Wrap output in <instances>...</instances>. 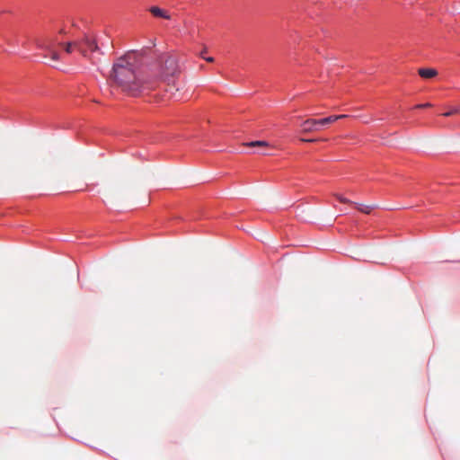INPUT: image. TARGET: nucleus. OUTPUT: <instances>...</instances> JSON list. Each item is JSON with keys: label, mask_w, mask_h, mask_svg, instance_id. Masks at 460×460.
<instances>
[{"label": "nucleus", "mask_w": 460, "mask_h": 460, "mask_svg": "<svg viewBox=\"0 0 460 460\" xmlns=\"http://www.w3.org/2000/svg\"><path fill=\"white\" fill-rule=\"evenodd\" d=\"M137 56L136 52H128L114 63L111 77L125 92L132 94L145 90L154 89L155 82L149 77L140 76L136 73Z\"/></svg>", "instance_id": "nucleus-1"}, {"label": "nucleus", "mask_w": 460, "mask_h": 460, "mask_svg": "<svg viewBox=\"0 0 460 460\" xmlns=\"http://www.w3.org/2000/svg\"><path fill=\"white\" fill-rule=\"evenodd\" d=\"M179 74L177 60L171 55H164L161 58L160 74L158 78L151 79L157 84L158 80L166 83L168 85L174 84V79Z\"/></svg>", "instance_id": "nucleus-2"}, {"label": "nucleus", "mask_w": 460, "mask_h": 460, "mask_svg": "<svg viewBox=\"0 0 460 460\" xmlns=\"http://www.w3.org/2000/svg\"><path fill=\"white\" fill-rule=\"evenodd\" d=\"M337 118L335 117H326L320 119H307L305 121H303L300 125L301 132L306 134L318 131L321 126H326L328 124L335 122Z\"/></svg>", "instance_id": "nucleus-3"}, {"label": "nucleus", "mask_w": 460, "mask_h": 460, "mask_svg": "<svg viewBox=\"0 0 460 460\" xmlns=\"http://www.w3.org/2000/svg\"><path fill=\"white\" fill-rule=\"evenodd\" d=\"M54 40L46 39L38 42L39 48L45 49L48 53L45 57H49L54 61H58L60 59V55L58 51H56L53 48Z\"/></svg>", "instance_id": "nucleus-4"}, {"label": "nucleus", "mask_w": 460, "mask_h": 460, "mask_svg": "<svg viewBox=\"0 0 460 460\" xmlns=\"http://www.w3.org/2000/svg\"><path fill=\"white\" fill-rule=\"evenodd\" d=\"M60 45H64L65 51L68 54L72 53L74 49L78 50L83 56L87 57V49L83 46L82 42L76 40L72 41H68L65 44L59 43Z\"/></svg>", "instance_id": "nucleus-5"}, {"label": "nucleus", "mask_w": 460, "mask_h": 460, "mask_svg": "<svg viewBox=\"0 0 460 460\" xmlns=\"http://www.w3.org/2000/svg\"><path fill=\"white\" fill-rule=\"evenodd\" d=\"M76 40L82 42L83 46L87 49V54L99 49L97 42L93 36L84 34L82 38L76 39Z\"/></svg>", "instance_id": "nucleus-6"}, {"label": "nucleus", "mask_w": 460, "mask_h": 460, "mask_svg": "<svg viewBox=\"0 0 460 460\" xmlns=\"http://www.w3.org/2000/svg\"><path fill=\"white\" fill-rule=\"evenodd\" d=\"M149 12L155 17L164 18V19H167V20H169L171 18V16L168 14V13L165 10L161 9L158 6H151L149 8Z\"/></svg>", "instance_id": "nucleus-7"}, {"label": "nucleus", "mask_w": 460, "mask_h": 460, "mask_svg": "<svg viewBox=\"0 0 460 460\" xmlns=\"http://www.w3.org/2000/svg\"><path fill=\"white\" fill-rule=\"evenodd\" d=\"M418 74L422 78L429 79L435 77L438 75V71L434 68H420Z\"/></svg>", "instance_id": "nucleus-8"}, {"label": "nucleus", "mask_w": 460, "mask_h": 460, "mask_svg": "<svg viewBox=\"0 0 460 460\" xmlns=\"http://www.w3.org/2000/svg\"><path fill=\"white\" fill-rule=\"evenodd\" d=\"M356 208L364 214H370L376 207L373 205L356 204Z\"/></svg>", "instance_id": "nucleus-9"}, {"label": "nucleus", "mask_w": 460, "mask_h": 460, "mask_svg": "<svg viewBox=\"0 0 460 460\" xmlns=\"http://www.w3.org/2000/svg\"><path fill=\"white\" fill-rule=\"evenodd\" d=\"M246 146H250V147H255V146L267 147V146H269V143L266 141H252V142L247 143Z\"/></svg>", "instance_id": "nucleus-10"}, {"label": "nucleus", "mask_w": 460, "mask_h": 460, "mask_svg": "<svg viewBox=\"0 0 460 460\" xmlns=\"http://www.w3.org/2000/svg\"><path fill=\"white\" fill-rule=\"evenodd\" d=\"M335 198L341 203H344V204H350L352 203L349 199L344 198L343 196L340 195V194H335Z\"/></svg>", "instance_id": "nucleus-11"}, {"label": "nucleus", "mask_w": 460, "mask_h": 460, "mask_svg": "<svg viewBox=\"0 0 460 460\" xmlns=\"http://www.w3.org/2000/svg\"><path fill=\"white\" fill-rule=\"evenodd\" d=\"M458 112H459V109L458 108H454V109L450 110L449 111H447V112L443 113L442 115L445 116V117H449V116L457 114Z\"/></svg>", "instance_id": "nucleus-12"}, {"label": "nucleus", "mask_w": 460, "mask_h": 460, "mask_svg": "<svg viewBox=\"0 0 460 460\" xmlns=\"http://www.w3.org/2000/svg\"><path fill=\"white\" fill-rule=\"evenodd\" d=\"M432 104L429 102L424 103V104H418L415 106V108H429L431 107Z\"/></svg>", "instance_id": "nucleus-13"}, {"label": "nucleus", "mask_w": 460, "mask_h": 460, "mask_svg": "<svg viewBox=\"0 0 460 460\" xmlns=\"http://www.w3.org/2000/svg\"><path fill=\"white\" fill-rule=\"evenodd\" d=\"M331 117H335V118H337V120H338L341 119L348 118L349 116L346 114H341V115H332Z\"/></svg>", "instance_id": "nucleus-14"}, {"label": "nucleus", "mask_w": 460, "mask_h": 460, "mask_svg": "<svg viewBox=\"0 0 460 460\" xmlns=\"http://www.w3.org/2000/svg\"><path fill=\"white\" fill-rule=\"evenodd\" d=\"M301 141H303V142H315V141H317V139H314V138H310V139L301 138Z\"/></svg>", "instance_id": "nucleus-15"}, {"label": "nucleus", "mask_w": 460, "mask_h": 460, "mask_svg": "<svg viewBox=\"0 0 460 460\" xmlns=\"http://www.w3.org/2000/svg\"><path fill=\"white\" fill-rule=\"evenodd\" d=\"M202 58H203L206 61H208V62H210V63L214 62V58H212V57L205 58V57H203V56H202Z\"/></svg>", "instance_id": "nucleus-16"}]
</instances>
